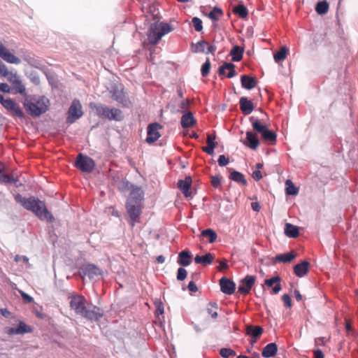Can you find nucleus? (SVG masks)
<instances>
[{"label":"nucleus","mask_w":358,"mask_h":358,"mask_svg":"<svg viewBox=\"0 0 358 358\" xmlns=\"http://www.w3.org/2000/svg\"><path fill=\"white\" fill-rule=\"evenodd\" d=\"M257 80L255 77L249 76L246 74L241 76V86L246 90H252L257 85Z\"/></svg>","instance_id":"nucleus-22"},{"label":"nucleus","mask_w":358,"mask_h":358,"mask_svg":"<svg viewBox=\"0 0 358 358\" xmlns=\"http://www.w3.org/2000/svg\"><path fill=\"white\" fill-rule=\"evenodd\" d=\"M208 42L206 41H200L196 43V50L195 52H205L207 49Z\"/></svg>","instance_id":"nucleus-49"},{"label":"nucleus","mask_w":358,"mask_h":358,"mask_svg":"<svg viewBox=\"0 0 358 358\" xmlns=\"http://www.w3.org/2000/svg\"><path fill=\"white\" fill-rule=\"evenodd\" d=\"M225 70L229 71V73L227 75V77L229 78H233L236 75L235 65L232 63L224 62L221 66H220L218 70L219 75H224Z\"/></svg>","instance_id":"nucleus-25"},{"label":"nucleus","mask_w":358,"mask_h":358,"mask_svg":"<svg viewBox=\"0 0 358 358\" xmlns=\"http://www.w3.org/2000/svg\"><path fill=\"white\" fill-rule=\"evenodd\" d=\"M280 281H281V278L279 276H274L271 278L266 279L265 280V284L268 287H271L273 285V284H275V285L273 287V288L272 289V292H273V294H276L282 289V287L280 284Z\"/></svg>","instance_id":"nucleus-29"},{"label":"nucleus","mask_w":358,"mask_h":358,"mask_svg":"<svg viewBox=\"0 0 358 358\" xmlns=\"http://www.w3.org/2000/svg\"><path fill=\"white\" fill-rule=\"evenodd\" d=\"M329 5L327 1H320L318 2L315 10L318 14H324L328 11Z\"/></svg>","instance_id":"nucleus-42"},{"label":"nucleus","mask_w":358,"mask_h":358,"mask_svg":"<svg viewBox=\"0 0 358 358\" xmlns=\"http://www.w3.org/2000/svg\"><path fill=\"white\" fill-rule=\"evenodd\" d=\"M156 313L157 314H163L164 313V306L162 302H159L156 305Z\"/></svg>","instance_id":"nucleus-61"},{"label":"nucleus","mask_w":358,"mask_h":358,"mask_svg":"<svg viewBox=\"0 0 358 358\" xmlns=\"http://www.w3.org/2000/svg\"><path fill=\"white\" fill-rule=\"evenodd\" d=\"M282 299L285 303V306L287 308H290L292 306V299L289 295L288 294H283L282 296Z\"/></svg>","instance_id":"nucleus-53"},{"label":"nucleus","mask_w":358,"mask_h":358,"mask_svg":"<svg viewBox=\"0 0 358 358\" xmlns=\"http://www.w3.org/2000/svg\"><path fill=\"white\" fill-rule=\"evenodd\" d=\"M188 289L192 292H196L198 289L194 281H190L188 284Z\"/></svg>","instance_id":"nucleus-59"},{"label":"nucleus","mask_w":358,"mask_h":358,"mask_svg":"<svg viewBox=\"0 0 358 358\" xmlns=\"http://www.w3.org/2000/svg\"><path fill=\"white\" fill-rule=\"evenodd\" d=\"M256 277L254 275H246L245 278L241 280L238 287V292L242 294H248L250 293L251 288L255 285Z\"/></svg>","instance_id":"nucleus-11"},{"label":"nucleus","mask_w":358,"mask_h":358,"mask_svg":"<svg viewBox=\"0 0 358 358\" xmlns=\"http://www.w3.org/2000/svg\"><path fill=\"white\" fill-rule=\"evenodd\" d=\"M207 312H208V315L211 316L212 318H214V319L217 318V312L216 311V310H213L212 308H208L207 309Z\"/></svg>","instance_id":"nucleus-64"},{"label":"nucleus","mask_w":358,"mask_h":358,"mask_svg":"<svg viewBox=\"0 0 358 358\" xmlns=\"http://www.w3.org/2000/svg\"><path fill=\"white\" fill-rule=\"evenodd\" d=\"M143 192L140 187H134L130 192L129 196L127 202H131L132 203L143 204Z\"/></svg>","instance_id":"nucleus-17"},{"label":"nucleus","mask_w":358,"mask_h":358,"mask_svg":"<svg viewBox=\"0 0 358 358\" xmlns=\"http://www.w3.org/2000/svg\"><path fill=\"white\" fill-rule=\"evenodd\" d=\"M94 162L92 159L83 154H79L76 158V166L83 172L90 173L94 168Z\"/></svg>","instance_id":"nucleus-8"},{"label":"nucleus","mask_w":358,"mask_h":358,"mask_svg":"<svg viewBox=\"0 0 358 358\" xmlns=\"http://www.w3.org/2000/svg\"><path fill=\"white\" fill-rule=\"evenodd\" d=\"M262 172L259 170H256L252 173V178L256 180L259 181L262 178Z\"/></svg>","instance_id":"nucleus-58"},{"label":"nucleus","mask_w":358,"mask_h":358,"mask_svg":"<svg viewBox=\"0 0 358 358\" xmlns=\"http://www.w3.org/2000/svg\"><path fill=\"white\" fill-rule=\"evenodd\" d=\"M220 285L221 291L226 294H232L236 289L235 283L227 278L222 277L220 280Z\"/></svg>","instance_id":"nucleus-16"},{"label":"nucleus","mask_w":358,"mask_h":358,"mask_svg":"<svg viewBox=\"0 0 358 358\" xmlns=\"http://www.w3.org/2000/svg\"><path fill=\"white\" fill-rule=\"evenodd\" d=\"M215 50H216V47L215 45H209V43H208L207 51H206L205 53H206V54L211 53L213 55Z\"/></svg>","instance_id":"nucleus-63"},{"label":"nucleus","mask_w":358,"mask_h":358,"mask_svg":"<svg viewBox=\"0 0 358 358\" xmlns=\"http://www.w3.org/2000/svg\"><path fill=\"white\" fill-rule=\"evenodd\" d=\"M0 91L3 92L10 93L11 92V89L6 83H0Z\"/></svg>","instance_id":"nucleus-56"},{"label":"nucleus","mask_w":358,"mask_h":358,"mask_svg":"<svg viewBox=\"0 0 358 358\" xmlns=\"http://www.w3.org/2000/svg\"><path fill=\"white\" fill-rule=\"evenodd\" d=\"M250 120L252 122L253 130L259 133L264 141L268 142L271 145L275 143L277 136L274 131L269 130L266 124H262L259 120L255 119L254 117H251Z\"/></svg>","instance_id":"nucleus-5"},{"label":"nucleus","mask_w":358,"mask_h":358,"mask_svg":"<svg viewBox=\"0 0 358 358\" xmlns=\"http://www.w3.org/2000/svg\"><path fill=\"white\" fill-rule=\"evenodd\" d=\"M0 181L5 183L16 184V182L18 181V179L8 174L3 173V172L0 176Z\"/></svg>","instance_id":"nucleus-44"},{"label":"nucleus","mask_w":358,"mask_h":358,"mask_svg":"<svg viewBox=\"0 0 358 358\" xmlns=\"http://www.w3.org/2000/svg\"><path fill=\"white\" fill-rule=\"evenodd\" d=\"M68 113L67 122L71 124L73 123L83 115L82 106L78 100L75 99L73 101Z\"/></svg>","instance_id":"nucleus-9"},{"label":"nucleus","mask_w":358,"mask_h":358,"mask_svg":"<svg viewBox=\"0 0 358 358\" xmlns=\"http://www.w3.org/2000/svg\"><path fill=\"white\" fill-rule=\"evenodd\" d=\"M162 129V126L158 123H152L148 125L146 142L152 143L157 141L160 137L159 130Z\"/></svg>","instance_id":"nucleus-13"},{"label":"nucleus","mask_w":358,"mask_h":358,"mask_svg":"<svg viewBox=\"0 0 358 358\" xmlns=\"http://www.w3.org/2000/svg\"><path fill=\"white\" fill-rule=\"evenodd\" d=\"M34 330V328L33 327L27 324L23 321L20 320L18 322L17 327H7L6 329V332L8 335L11 336L30 334L32 333Z\"/></svg>","instance_id":"nucleus-10"},{"label":"nucleus","mask_w":358,"mask_h":358,"mask_svg":"<svg viewBox=\"0 0 358 358\" xmlns=\"http://www.w3.org/2000/svg\"><path fill=\"white\" fill-rule=\"evenodd\" d=\"M288 52L289 50L287 49V47H281L280 49L278 52H276L273 55L275 62L278 63L281 61H283L286 58Z\"/></svg>","instance_id":"nucleus-36"},{"label":"nucleus","mask_w":358,"mask_h":358,"mask_svg":"<svg viewBox=\"0 0 358 358\" xmlns=\"http://www.w3.org/2000/svg\"><path fill=\"white\" fill-rule=\"evenodd\" d=\"M192 182V180L190 176H186L185 180H180L178 182V188L183 193L185 197L192 196V192L190 191Z\"/></svg>","instance_id":"nucleus-18"},{"label":"nucleus","mask_w":358,"mask_h":358,"mask_svg":"<svg viewBox=\"0 0 358 358\" xmlns=\"http://www.w3.org/2000/svg\"><path fill=\"white\" fill-rule=\"evenodd\" d=\"M21 296L27 303H32L34 301L33 297L24 292L23 291H20Z\"/></svg>","instance_id":"nucleus-54"},{"label":"nucleus","mask_w":358,"mask_h":358,"mask_svg":"<svg viewBox=\"0 0 358 358\" xmlns=\"http://www.w3.org/2000/svg\"><path fill=\"white\" fill-rule=\"evenodd\" d=\"M187 275V270L184 268L180 267L178 269L177 280H180V281H182L186 278Z\"/></svg>","instance_id":"nucleus-48"},{"label":"nucleus","mask_w":358,"mask_h":358,"mask_svg":"<svg viewBox=\"0 0 358 358\" xmlns=\"http://www.w3.org/2000/svg\"><path fill=\"white\" fill-rule=\"evenodd\" d=\"M240 109L245 115L250 114L254 110L253 103L246 97H241L239 100Z\"/></svg>","instance_id":"nucleus-23"},{"label":"nucleus","mask_w":358,"mask_h":358,"mask_svg":"<svg viewBox=\"0 0 358 358\" xmlns=\"http://www.w3.org/2000/svg\"><path fill=\"white\" fill-rule=\"evenodd\" d=\"M14 260L16 262H20L21 260H22L25 263H28V262H29V259H28L27 257H26V256H20V255H18L15 257Z\"/></svg>","instance_id":"nucleus-62"},{"label":"nucleus","mask_w":358,"mask_h":358,"mask_svg":"<svg viewBox=\"0 0 358 358\" xmlns=\"http://www.w3.org/2000/svg\"><path fill=\"white\" fill-rule=\"evenodd\" d=\"M96 114L99 117L109 120L121 121L124 116L122 112L115 108H109L107 106L99 105L96 107Z\"/></svg>","instance_id":"nucleus-6"},{"label":"nucleus","mask_w":358,"mask_h":358,"mask_svg":"<svg viewBox=\"0 0 358 358\" xmlns=\"http://www.w3.org/2000/svg\"><path fill=\"white\" fill-rule=\"evenodd\" d=\"M3 106L9 110L13 115L20 118L24 117L22 110L20 106L12 99H7L6 101L3 103Z\"/></svg>","instance_id":"nucleus-14"},{"label":"nucleus","mask_w":358,"mask_h":358,"mask_svg":"<svg viewBox=\"0 0 358 358\" xmlns=\"http://www.w3.org/2000/svg\"><path fill=\"white\" fill-rule=\"evenodd\" d=\"M315 345H325V338L324 337H318L315 339Z\"/></svg>","instance_id":"nucleus-60"},{"label":"nucleus","mask_w":358,"mask_h":358,"mask_svg":"<svg viewBox=\"0 0 358 358\" xmlns=\"http://www.w3.org/2000/svg\"><path fill=\"white\" fill-rule=\"evenodd\" d=\"M233 12L235 14L238 15L241 18H245L248 15V12L246 7L243 4H239L237 6L234 7L233 9Z\"/></svg>","instance_id":"nucleus-40"},{"label":"nucleus","mask_w":358,"mask_h":358,"mask_svg":"<svg viewBox=\"0 0 358 358\" xmlns=\"http://www.w3.org/2000/svg\"><path fill=\"white\" fill-rule=\"evenodd\" d=\"M223 15V12L222 10L217 8V7H215L213 10H211L208 14V17L213 20V21H217L219 20V18L220 17H222Z\"/></svg>","instance_id":"nucleus-41"},{"label":"nucleus","mask_w":358,"mask_h":358,"mask_svg":"<svg viewBox=\"0 0 358 358\" xmlns=\"http://www.w3.org/2000/svg\"><path fill=\"white\" fill-rule=\"evenodd\" d=\"M201 235L203 237L207 238L208 239L209 243H214L217 238V234L215 233V231L211 229H207L203 230L201 231Z\"/></svg>","instance_id":"nucleus-39"},{"label":"nucleus","mask_w":358,"mask_h":358,"mask_svg":"<svg viewBox=\"0 0 358 358\" xmlns=\"http://www.w3.org/2000/svg\"><path fill=\"white\" fill-rule=\"evenodd\" d=\"M313 358H324V355L320 349H316L313 351Z\"/></svg>","instance_id":"nucleus-57"},{"label":"nucleus","mask_w":358,"mask_h":358,"mask_svg":"<svg viewBox=\"0 0 358 358\" xmlns=\"http://www.w3.org/2000/svg\"><path fill=\"white\" fill-rule=\"evenodd\" d=\"M80 272L83 275L87 276L90 279L101 275V270L99 268L92 264L84 265L80 268Z\"/></svg>","instance_id":"nucleus-15"},{"label":"nucleus","mask_w":358,"mask_h":358,"mask_svg":"<svg viewBox=\"0 0 358 358\" xmlns=\"http://www.w3.org/2000/svg\"><path fill=\"white\" fill-rule=\"evenodd\" d=\"M220 355L223 358H228L229 357H234L236 355V352L230 348H221L220 350Z\"/></svg>","instance_id":"nucleus-45"},{"label":"nucleus","mask_w":358,"mask_h":358,"mask_svg":"<svg viewBox=\"0 0 358 358\" xmlns=\"http://www.w3.org/2000/svg\"><path fill=\"white\" fill-rule=\"evenodd\" d=\"M0 75L6 78L11 85L15 84L16 81L20 79L17 73L9 71L7 66L5 67V70L3 71H0Z\"/></svg>","instance_id":"nucleus-35"},{"label":"nucleus","mask_w":358,"mask_h":358,"mask_svg":"<svg viewBox=\"0 0 358 358\" xmlns=\"http://www.w3.org/2000/svg\"><path fill=\"white\" fill-rule=\"evenodd\" d=\"M171 31L172 28L168 23L161 22L152 24L148 34V40L150 43L156 45L164 35Z\"/></svg>","instance_id":"nucleus-4"},{"label":"nucleus","mask_w":358,"mask_h":358,"mask_svg":"<svg viewBox=\"0 0 358 358\" xmlns=\"http://www.w3.org/2000/svg\"><path fill=\"white\" fill-rule=\"evenodd\" d=\"M310 263L307 261H303L300 264H297L294 266V274L301 278L306 275L308 272Z\"/></svg>","instance_id":"nucleus-24"},{"label":"nucleus","mask_w":358,"mask_h":358,"mask_svg":"<svg viewBox=\"0 0 358 358\" xmlns=\"http://www.w3.org/2000/svg\"><path fill=\"white\" fill-rule=\"evenodd\" d=\"M110 93L111 97L113 100L116 101L117 102L121 104H124L127 100L124 92L123 91V88L121 85H115V87H113L112 90L110 91Z\"/></svg>","instance_id":"nucleus-20"},{"label":"nucleus","mask_w":358,"mask_h":358,"mask_svg":"<svg viewBox=\"0 0 358 358\" xmlns=\"http://www.w3.org/2000/svg\"><path fill=\"white\" fill-rule=\"evenodd\" d=\"M190 104V101L189 99H183L180 104V108L182 109V113H185L186 110L189 108Z\"/></svg>","instance_id":"nucleus-52"},{"label":"nucleus","mask_w":358,"mask_h":358,"mask_svg":"<svg viewBox=\"0 0 358 358\" xmlns=\"http://www.w3.org/2000/svg\"><path fill=\"white\" fill-rule=\"evenodd\" d=\"M286 193L288 195H296L297 194L299 190L294 185L292 182L289 180H287L286 181Z\"/></svg>","instance_id":"nucleus-43"},{"label":"nucleus","mask_w":358,"mask_h":358,"mask_svg":"<svg viewBox=\"0 0 358 358\" xmlns=\"http://www.w3.org/2000/svg\"><path fill=\"white\" fill-rule=\"evenodd\" d=\"M192 24H193V26L194 27V29L196 31L199 32V31H201L203 29L202 21L199 17H193L192 20Z\"/></svg>","instance_id":"nucleus-47"},{"label":"nucleus","mask_w":358,"mask_h":358,"mask_svg":"<svg viewBox=\"0 0 358 358\" xmlns=\"http://www.w3.org/2000/svg\"><path fill=\"white\" fill-rule=\"evenodd\" d=\"M219 266L217 269L221 271L225 270L228 268L227 261L226 259H223L222 261H219Z\"/></svg>","instance_id":"nucleus-55"},{"label":"nucleus","mask_w":358,"mask_h":358,"mask_svg":"<svg viewBox=\"0 0 358 358\" xmlns=\"http://www.w3.org/2000/svg\"><path fill=\"white\" fill-rule=\"evenodd\" d=\"M285 234L290 238H296L299 234V227L292 224H285Z\"/></svg>","instance_id":"nucleus-34"},{"label":"nucleus","mask_w":358,"mask_h":358,"mask_svg":"<svg viewBox=\"0 0 358 358\" xmlns=\"http://www.w3.org/2000/svg\"><path fill=\"white\" fill-rule=\"evenodd\" d=\"M244 49L238 45L233 47L230 52V55L232 57L233 62H239L243 58Z\"/></svg>","instance_id":"nucleus-33"},{"label":"nucleus","mask_w":358,"mask_h":358,"mask_svg":"<svg viewBox=\"0 0 358 358\" xmlns=\"http://www.w3.org/2000/svg\"><path fill=\"white\" fill-rule=\"evenodd\" d=\"M215 136L213 134H208L206 138L207 146L203 147L202 150L208 154L212 155L214 152V149L217 147V143L215 142Z\"/></svg>","instance_id":"nucleus-27"},{"label":"nucleus","mask_w":358,"mask_h":358,"mask_svg":"<svg viewBox=\"0 0 358 358\" xmlns=\"http://www.w3.org/2000/svg\"><path fill=\"white\" fill-rule=\"evenodd\" d=\"M243 143L250 149L255 150L259 145V141L253 132L248 131L246 132V138Z\"/></svg>","instance_id":"nucleus-19"},{"label":"nucleus","mask_w":358,"mask_h":358,"mask_svg":"<svg viewBox=\"0 0 358 358\" xmlns=\"http://www.w3.org/2000/svg\"><path fill=\"white\" fill-rule=\"evenodd\" d=\"M211 185L215 188H218L221 185V177L215 176L211 177Z\"/></svg>","instance_id":"nucleus-50"},{"label":"nucleus","mask_w":358,"mask_h":358,"mask_svg":"<svg viewBox=\"0 0 358 358\" xmlns=\"http://www.w3.org/2000/svg\"><path fill=\"white\" fill-rule=\"evenodd\" d=\"M49 104L48 99L45 96H41L34 101L26 99L24 103V106L26 111L30 115L38 117L45 113L48 110Z\"/></svg>","instance_id":"nucleus-3"},{"label":"nucleus","mask_w":358,"mask_h":358,"mask_svg":"<svg viewBox=\"0 0 358 358\" xmlns=\"http://www.w3.org/2000/svg\"><path fill=\"white\" fill-rule=\"evenodd\" d=\"M210 70V62L208 59L205 63L203 64L201 69V75L206 77L208 75Z\"/></svg>","instance_id":"nucleus-46"},{"label":"nucleus","mask_w":358,"mask_h":358,"mask_svg":"<svg viewBox=\"0 0 358 358\" xmlns=\"http://www.w3.org/2000/svg\"><path fill=\"white\" fill-rule=\"evenodd\" d=\"M296 254L294 252L280 254L275 257V262L289 263L296 258Z\"/></svg>","instance_id":"nucleus-32"},{"label":"nucleus","mask_w":358,"mask_h":358,"mask_svg":"<svg viewBox=\"0 0 358 358\" xmlns=\"http://www.w3.org/2000/svg\"><path fill=\"white\" fill-rule=\"evenodd\" d=\"M213 259L214 255L212 253H207L203 256L196 255L194 258V262L196 264H201L203 266H206L212 264Z\"/></svg>","instance_id":"nucleus-31"},{"label":"nucleus","mask_w":358,"mask_h":358,"mask_svg":"<svg viewBox=\"0 0 358 358\" xmlns=\"http://www.w3.org/2000/svg\"><path fill=\"white\" fill-rule=\"evenodd\" d=\"M229 179L235 182H240L243 185H247V181L245 179L244 175L241 172L236 171H234L233 172L231 173Z\"/></svg>","instance_id":"nucleus-38"},{"label":"nucleus","mask_w":358,"mask_h":358,"mask_svg":"<svg viewBox=\"0 0 358 358\" xmlns=\"http://www.w3.org/2000/svg\"><path fill=\"white\" fill-rule=\"evenodd\" d=\"M0 57L9 64H19L21 63L20 59L10 52V50L1 41Z\"/></svg>","instance_id":"nucleus-12"},{"label":"nucleus","mask_w":358,"mask_h":358,"mask_svg":"<svg viewBox=\"0 0 358 358\" xmlns=\"http://www.w3.org/2000/svg\"><path fill=\"white\" fill-rule=\"evenodd\" d=\"M246 333L250 335L254 340L251 341L252 345L257 341V339L262 334L263 329L259 326L249 325L247 327Z\"/></svg>","instance_id":"nucleus-26"},{"label":"nucleus","mask_w":358,"mask_h":358,"mask_svg":"<svg viewBox=\"0 0 358 358\" xmlns=\"http://www.w3.org/2000/svg\"><path fill=\"white\" fill-rule=\"evenodd\" d=\"M192 254L189 250H182L178 255V263L182 266H187L191 264Z\"/></svg>","instance_id":"nucleus-28"},{"label":"nucleus","mask_w":358,"mask_h":358,"mask_svg":"<svg viewBox=\"0 0 358 358\" xmlns=\"http://www.w3.org/2000/svg\"><path fill=\"white\" fill-rule=\"evenodd\" d=\"M217 162L220 166H225L229 164V159L225 155H221L219 156Z\"/></svg>","instance_id":"nucleus-51"},{"label":"nucleus","mask_w":358,"mask_h":358,"mask_svg":"<svg viewBox=\"0 0 358 358\" xmlns=\"http://www.w3.org/2000/svg\"><path fill=\"white\" fill-rule=\"evenodd\" d=\"M143 207V204L132 203L131 202L126 203V209L129 217V222L131 227L140 222Z\"/></svg>","instance_id":"nucleus-7"},{"label":"nucleus","mask_w":358,"mask_h":358,"mask_svg":"<svg viewBox=\"0 0 358 358\" xmlns=\"http://www.w3.org/2000/svg\"><path fill=\"white\" fill-rule=\"evenodd\" d=\"M11 90L13 94H20L22 95H26V89L24 85L22 83L20 79L16 81L15 84L11 85Z\"/></svg>","instance_id":"nucleus-37"},{"label":"nucleus","mask_w":358,"mask_h":358,"mask_svg":"<svg viewBox=\"0 0 358 358\" xmlns=\"http://www.w3.org/2000/svg\"><path fill=\"white\" fill-rule=\"evenodd\" d=\"M196 123V121L192 112L183 113L180 120V124L182 128L187 129L193 127Z\"/></svg>","instance_id":"nucleus-21"},{"label":"nucleus","mask_w":358,"mask_h":358,"mask_svg":"<svg viewBox=\"0 0 358 358\" xmlns=\"http://www.w3.org/2000/svg\"><path fill=\"white\" fill-rule=\"evenodd\" d=\"M15 200L25 209L34 213L41 220H46L48 222H52L54 220V217L48 210L45 203L39 199L34 196H30L27 199L23 197L21 194H17L15 195Z\"/></svg>","instance_id":"nucleus-1"},{"label":"nucleus","mask_w":358,"mask_h":358,"mask_svg":"<svg viewBox=\"0 0 358 358\" xmlns=\"http://www.w3.org/2000/svg\"><path fill=\"white\" fill-rule=\"evenodd\" d=\"M278 351V346L275 343H271L266 345L262 350V355L265 358H269L275 356Z\"/></svg>","instance_id":"nucleus-30"},{"label":"nucleus","mask_w":358,"mask_h":358,"mask_svg":"<svg viewBox=\"0 0 358 358\" xmlns=\"http://www.w3.org/2000/svg\"><path fill=\"white\" fill-rule=\"evenodd\" d=\"M70 307L76 314L89 320H99L103 316L102 310L96 306L91 308L87 305L86 299L82 295L73 296L71 298Z\"/></svg>","instance_id":"nucleus-2"}]
</instances>
